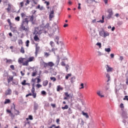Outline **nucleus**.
<instances>
[{"label":"nucleus","mask_w":128,"mask_h":128,"mask_svg":"<svg viewBox=\"0 0 128 128\" xmlns=\"http://www.w3.org/2000/svg\"><path fill=\"white\" fill-rule=\"evenodd\" d=\"M28 18H25L22 22V24L20 26V28L22 30H24L26 32H28Z\"/></svg>","instance_id":"f257e3e1"},{"label":"nucleus","mask_w":128,"mask_h":128,"mask_svg":"<svg viewBox=\"0 0 128 128\" xmlns=\"http://www.w3.org/2000/svg\"><path fill=\"white\" fill-rule=\"evenodd\" d=\"M34 92H36V89L34 88V84H33L32 85L31 92L34 98H36V93H35Z\"/></svg>","instance_id":"f03ea898"},{"label":"nucleus","mask_w":128,"mask_h":128,"mask_svg":"<svg viewBox=\"0 0 128 128\" xmlns=\"http://www.w3.org/2000/svg\"><path fill=\"white\" fill-rule=\"evenodd\" d=\"M106 70L107 72H112V70H114V68L110 67L108 65H106Z\"/></svg>","instance_id":"7ed1b4c3"},{"label":"nucleus","mask_w":128,"mask_h":128,"mask_svg":"<svg viewBox=\"0 0 128 128\" xmlns=\"http://www.w3.org/2000/svg\"><path fill=\"white\" fill-rule=\"evenodd\" d=\"M34 112H36V110H38V104L36 102H34Z\"/></svg>","instance_id":"20e7f679"},{"label":"nucleus","mask_w":128,"mask_h":128,"mask_svg":"<svg viewBox=\"0 0 128 128\" xmlns=\"http://www.w3.org/2000/svg\"><path fill=\"white\" fill-rule=\"evenodd\" d=\"M90 34H91L92 38H96V31L94 30H93L92 31H90Z\"/></svg>","instance_id":"39448f33"},{"label":"nucleus","mask_w":128,"mask_h":128,"mask_svg":"<svg viewBox=\"0 0 128 128\" xmlns=\"http://www.w3.org/2000/svg\"><path fill=\"white\" fill-rule=\"evenodd\" d=\"M54 10H52L50 12V14L49 15L50 20H52V18H54Z\"/></svg>","instance_id":"423d86ee"},{"label":"nucleus","mask_w":128,"mask_h":128,"mask_svg":"<svg viewBox=\"0 0 128 128\" xmlns=\"http://www.w3.org/2000/svg\"><path fill=\"white\" fill-rule=\"evenodd\" d=\"M12 94V90L10 88H8V90L6 92L5 94L6 96H10Z\"/></svg>","instance_id":"0eeeda50"},{"label":"nucleus","mask_w":128,"mask_h":128,"mask_svg":"<svg viewBox=\"0 0 128 128\" xmlns=\"http://www.w3.org/2000/svg\"><path fill=\"white\" fill-rule=\"evenodd\" d=\"M48 84V80H45L43 81L42 86H46Z\"/></svg>","instance_id":"6e6552de"},{"label":"nucleus","mask_w":128,"mask_h":128,"mask_svg":"<svg viewBox=\"0 0 128 128\" xmlns=\"http://www.w3.org/2000/svg\"><path fill=\"white\" fill-rule=\"evenodd\" d=\"M82 114H83V116H85L86 118H90L88 113L84 112V111L82 112Z\"/></svg>","instance_id":"1a4fd4ad"},{"label":"nucleus","mask_w":128,"mask_h":128,"mask_svg":"<svg viewBox=\"0 0 128 128\" xmlns=\"http://www.w3.org/2000/svg\"><path fill=\"white\" fill-rule=\"evenodd\" d=\"M12 32H16L18 31L16 30V28H14L13 26H10V28Z\"/></svg>","instance_id":"9d476101"},{"label":"nucleus","mask_w":128,"mask_h":128,"mask_svg":"<svg viewBox=\"0 0 128 128\" xmlns=\"http://www.w3.org/2000/svg\"><path fill=\"white\" fill-rule=\"evenodd\" d=\"M106 78H108L107 82H108L110 80V74H106Z\"/></svg>","instance_id":"9b49d317"},{"label":"nucleus","mask_w":128,"mask_h":128,"mask_svg":"<svg viewBox=\"0 0 128 128\" xmlns=\"http://www.w3.org/2000/svg\"><path fill=\"white\" fill-rule=\"evenodd\" d=\"M94 2H96V0H86V4H92Z\"/></svg>","instance_id":"f8f14e48"},{"label":"nucleus","mask_w":128,"mask_h":128,"mask_svg":"<svg viewBox=\"0 0 128 128\" xmlns=\"http://www.w3.org/2000/svg\"><path fill=\"white\" fill-rule=\"evenodd\" d=\"M122 116H123V118H124L125 120H126V118H128V114L126 113V112H124L123 114H122Z\"/></svg>","instance_id":"ddd939ff"},{"label":"nucleus","mask_w":128,"mask_h":128,"mask_svg":"<svg viewBox=\"0 0 128 128\" xmlns=\"http://www.w3.org/2000/svg\"><path fill=\"white\" fill-rule=\"evenodd\" d=\"M60 56H57V60L56 61V66H58V64H60Z\"/></svg>","instance_id":"4468645a"},{"label":"nucleus","mask_w":128,"mask_h":128,"mask_svg":"<svg viewBox=\"0 0 128 128\" xmlns=\"http://www.w3.org/2000/svg\"><path fill=\"white\" fill-rule=\"evenodd\" d=\"M96 94H97L98 96H100V98H104V96L101 95L100 91H97Z\"/></svg>","instance_id":"2eb2a0df"},{"label":"nucleus","mask_w":128,"mask_h":128,"mask_svg":"<svg viewBox=\"0 0 128 128\" xmlns=\"http://www.w3.org/2000/svg\"><path fill=\"white\" fill-rule=\"evenodd\" d=\"M10 10H12V5L10 4H8V8H7L6 10L8 12L10 11Z\"/></svg>","instance_id":"dca6fc26"},{"label":"nucleus","mask_w":128,"mask_h":128,"mask_svg":"<svg viewBox=\"0 0 128 128\" xmlns=\"http://www.w3.org/2000/svg\"><path fill=\"white\" fill-rule=\"evenodd\" d=\"M29 18H30V22H34V15H32L31 16H29Z\"/></svg>","instance_id":"f3484780"},{"label":"nucleus","mask_w":128,"mask_h":128,"mask_svg":"<svg viewBox=\"0 0 128 128\" xmlns=\"http://www.w3.org/2000/svg\"><path fill=\"white\" fill-rule=\"evenodd\" d=\"M48 66H50V68H52L54 66V64L52 62H48Z\"/></svg>","instance_id":"a211bd4d"},{"label":"nucleus","mask_w":128,"mask_h":128,"mask_svg":"<svg viewBox=\"0 0 128 128\" xmlns=\"http://www.w3.org/2000/svg\"><path fill=\"white\" fill-rule=\"evenodd\" d=\"M104 30L100 31V32H99V34L100 36H104Z\"/></svg>","instance_id":"6ab92c4d"},{"label":"nucleus","mask_w":128,"mask_h":128,"mask_svg":"<svg viewBox=\"0 0 128 128\" xmlns=\"http://www.w3.org/2000/svg\"><path fill=\"white\" fill-rule=\"evenodd\" d=\"M110 36V33L108 32H104V38H106V36Z\"/></svg>","instance_id":"aec40b11"},{"label":"nucleus","mask_w":128,"mask_h":128,"mask_svg":"<svg viewBox=\"0 0 128 128\" xmlns=\"http://www.w3.org/2000/svg\"><path fill=\"white\" fill-rule=\"evenodd\" d=\"M14 80V77H10L8 79V84H10L12 80Z\"/></svg>","instance_id":"412c9836"},{"label":"nucleus","mask_w":128,"mask_h":128,"mask_svg":"<svg viewBox=\"0 0 128 128\" xmlns=\"http://www.w3.org/2000/svg\"><path fill=\"white\" fill-rule=\"evenodd\" d=\"M10 99H6L4 104H10Z\"/></svg>","instance_id":"4be33fe9"},{"label":"nucleus","mask_w":128,"mask_h":128,"mask_svg":"<svg viewBox=\"0 0 128 128\" xmlns=\"http://www.w3.org/2000/svg\"><path fill=\"white\" fill-rule=\"evenodd\" d=\"M34 40H35V42H38V40H40V38H38V36L36 35L34 36Z\"/></svg>","instance_id":"5701e85b"},{"label":"nucleus","mask_w":128,"mask_h":128,"mask_svg":"<svg viewBox=\"0 0 128 128\" xmlns=\"http://www.w3.org/2000/svg\"><path fill=\"white\" fill-rule=\"evenodd\" d=\"M64 95H65L68 98H70V94H68V92H66L64 93Z\"/></svg>","instance_id":"b1692460"},{"label":"nucleus","mask_w":128,"mask_h":128,"mask_svg":"<svg viewBox=\"0 0 128 128\" xmlns=\"http://www.w3.org/2000/svg\"><path fill=\"white\" fill-rule=\"evenodd\" d=\"M105 90H110V83L106 84V86H105Z\"/></svg>","instance_id":"393cba45"},{"label":"nucleus","mask_w":128,"mask_h":128,"mask_svg":"<svg viewBox=\"0 0 128 128\" xmlns=\"http://www.w3.org/2000/svg\"><path fill=\"white\" fill-rule=\"evenodd\" d=\"M108 14H114V13L112 12V8H110L108 10Z\"/></svg>","instance_id":"a878e982"},{"label":"nucleus","mask_w":128,"mask_h":128,"mask_svg":"<svg viewBox=\"0 0 128 128\" xmlns=\"http://www.w3.org/2000/svg\"><path fill=\"white\" fill-rule=\"evenodd\" d=\"M112 14H114L108 13V14L106 16V19L107 20H110V18H112Z\"/></svg>","instance_id":"bb28decb"},{"label":"nucleus","mask_w":128,"mask_h":128,"mask_svg":"<svg viewBox=\"0 0 128 128\" xmlns=\"http://www.w3.org/2000/svg\"><path fill=\"white\" fill-rule=\"evenodd\" d=\"M50 54L48 53V52H45L44 53V56H45L46 58H48V56H50Z\"/></svg>","instance_id":"cd10ccee"},{"label":"nucleus","mask_w":128,"mask_h":128,"mask_svg":"<svg viewBox=\"0 0 128 128\" xmlns=\"http://www.w3.org/2000/svg\"><path fill=\"white\" fill-rule=\"evenodd\" d=\"M18 62L19 64H22L24 62V58H20L18 59Z\"/></svg>","instance_id":"c85d7f7f"},{"label":"nucleus","mask_w":128,"mask_h":128,"mask_svg":"<svg viewBox=\"0 0 128 128\" xmlns=\"http://www.w3.org/2000/svg\"><path fill=\"white\" fill-rule=\"evenodd\" d=\"M24 2H20V6H19V8H20V10L22 8V6H24Z\"/></svg>","instance_id":"c756f323"},{"label":"nucleus","mask_w":128,"mask_h":128,"mask_svg":"<svg viewBox=\"0 0 128 128\" xmlns=\"http://www.w3.org/2000/svg\"><path fill=\"white\" fill-rule=\"evenodd\" d=\"M57 78H58V80H62V76L60 75H58Z\"/></svg>","instance_id":"7c9ffc66"},{"label":"nucleus","mask_w":128,"mask_h":128,"mask_svg":"<svg viewBox=\"0 0 128 128\" xmlns=\"http://www.w3.org/2000/svg\"><path fill=\"white\" fill-rule=\"evenodd\" d=\"M20 52H22V54H24V47H22V46L21 47Z\"/></svg>","instance_id":"2f4dec72"},{"label":"nucleus","mask_w":128,"mask_h":128,"mask_svg":"<svg viewBox=\"0 0 128 128\" xmlns=\"http://www.w3.org/2000/svg\"><path fill=\"white\" fill-rule=\"evenodd\" d=\"M62 110H68V105H66L62 107Z\"/></svg>","instance_id":"473e14b6"},{"label":"nucleus","mask_w":128,"mask_h":128,"mask_svg":"<svg viewBox=\"0 0 128 128\" xmlns=\"http://www.w3.org/2000/svg\"><path fill=\"white\" fill-rule=\"evenodd\" d=\"M60 90H62V88L60 86H57V92H60Z\"/></svg>","instance_id":"72a5a7b5"},{"label":"nucleus","mask_w":128,"mask_h":128,"mask_svg":"<svg viewBox=\"0 0 128 128\" xmlns=\"http://www.w3.org/2000/svg\"><path fill=\"white\" fill-rule=\"evenodd\" d=\"M40 50V47L36 46V54H38V51Z\"/></svg>","instance_id":"f704fd0d"},{"label":"nucleus","mask_w":128,"mask_h":128,"mask_svg":"<svg viewBox=\"0 0 128 128\" xmlns=\"http://www.w3.org/2000/svg\"><path fill=\"white\" fill-rule=\"evenodd\" d=\"M105 52H110V48H106L104 49Z\"/></svg>","instance_id":"c9c22d12"},{"label":"nucleus","mask_w":128,"mask_h":128,"mask_svg":"<svg viewBox=\"0 0 128 128\" xmlns=\"http://www.w3.org/2000/svg\"><path fill=\"white\" fill-rule=\"evenodd\" d=\"M72 76V74H68L67 76H66V80H68V78H70V76Z\"/></svg>","instance_id":"e433bc0d"},{"label":"nucleus","mask_w":128,"mask_h":128,"mask_svg":"<svg viewBox=\"0 0 128 128\" xmlns=\"http://www.w3.org/2000/svg\"><path fill=\"white\" fill-rule=\"evenodd\" d=\"M98 56H104V54L102 53V52L100 51H98Z\"/></svg>","instance_id":"4c0bfd02"},{"label":"nucleus","mask_w":128,"mask_h":128,"mask_svg":"<svg viewBox=\"0 0 128 128\" xmlns=\"http://www.w3.org/2000/svg\"><path fill=\"white\" fill-rule=\"evenodd\" d=\"M26 46L28 47L29 46H30V40H27L26 41Z\"/></svg>","instance_id":"58836bf2"},{"label":"nucleus","mask_w":128,"mask_h":128,"mask_svg":"<svg viewBox=\"0 0 128 128\" xmlns=\"http://www.w3.org/2000/svg\"><path fill=\"white\" fill-rule=\"evenodd\" d=\"M50 79L51 80H52V82H56V78L54 77H50Z\"/></svg>","instance_id":"ea45409f"},{"label":"nucleus","mask_w":128,"mask_h":128,"mask_svg":"<svg viewBox=\"0 0 128 128\" xmlns=\"http://www.w3.org/2000/svg\"><path fill=\"white\" fill-rule=\"evenodd\" d=\"M58 50V48H52V52L54 54H56V50Z\"/></svg>","instance_id":"a19ab883"},{"label":"nucleus","mask_w":128,"mask_h":128,"mask_svg":"<svg viewBox=\"0 0 128 128\" xmlns=\"http://www.w3.org/2000/svg\"><path fill=\"white\" fill-rule=\"evenodd\" d=\"M23 66H28V61H26L23 63Z\"/></svg>","instance_id":"79ce46f5"},{"label":"nucleus","mask_w":128,"mask_h":128,"mask_svg":"<svg viewBox=\"0 0 128 128\" xmlns=\"http://www.w3.org/2000/svg\"><path fill=\"white\" fill-rule=\"evenodd\" d=\"M68 113L70 114H72V109L70 108H68Z\"/></svg>","instance_id":"37998d69"},{"label":"nucleus","mask_w":128,"mask_h":128,"mask_svg":"<svg viewBox=\"0 0 128 128\" xmlns=\"http://www.w3.org/2000/svg\"><path fill=\"white\" fill-rule=\"evenodd\" d=\"M96 46H99V48H102V43L100 42H97L96 44Z\"/></svg>","instance_id":"c03bdc74"},{"label":"nucleus","mask_w":128,"mask_h":128,"mask_svg":"<svg viewBox=\"0 0 128 128\" xmlns=\"http://www.w3.org/2000/svg\"><path fill=\"white\" fill-rule=\"evenodd\" d=\"M81 88H80V90H82V88H84V83H82L80 85Z\"/></svg>","instance_id":"a18cd8bd"},{"label":"nucleus","mask_w":128,"mask_h":128,"mask_svg":"<svg viewBox=\"0 0 128 128\" xmlns=\"http://www.w3.org/2000/svg\"><path fill=\"white\" fill-rule=\"evenodd\" d=\"M55 30L54 31V32H58V34H60V30H58V27H56V28H55Z\"/></svg>","instance_id":"49530a36"},{"label":"nucleus","mask_w":128,"mask_h":128,"mask_svg":"<svg viewBox=\"0 0 128 128\" xmlns=\"http://www.w3.org/2000/svg\"><path fill=\"white\" fill-rule=\"evenodd\" d=\"M34 57H30L28 59V62H32L34 60Z\"/></svg>","instance_id":"de8ad7c7"},{"label":"nucleus","mask_w":128,"mask_h":128,"mask_svg":"<svg viewBox=\"0 0 128 128\" xmlns=\"http://www.w3.org/2000/svg\"><path fill=\"white\" fill-rule=\"evenodd\" d=\"M26 80H24V81L22 82V86H26Z\"/></svg>","instance_id":"09e8293b"},{"label":"nucleus","mask_w":128,"mask_h":128,"mask_svg":"<svg viewBox=\"0 0 128 128\" xmlns=\"http://www.w3.org/2000/svg\"><path fill=\"white\" fill-rule=\"evenodd\" d=\"M124 100H128V96H126L124 98H123Z\"/></svg>","instance_id":"8fccbe9b"},{"label":"nucleus","mask_w":128,"mask_h":128,"mask_svg":"<svg viewBox=\"0 0 128 128\" xmlns=\"http://www.w3.org/2000/svg\"><path fill=\"white\" fill-rule=\"evenodd\" d=\"M34 34H40V32L36 30H34Z\"/></svg>","instance_id":"3c124183"},{"label":"nucleus","mask_w":128,"mask_h":128,"mask_svg":"<svg viewBox=\"0 0 128 128\" xmlns=\"http://www.w3.org/2000/svg\"><path fill=\"white\" fill-rule=\"evenodd\" d=\"M81 126H84V122L82 119L81 120V123L80 124Z\"/></svg>","instance_id":"603ef678"},{"label":"nucleus","mask_w":128,"mask_h":128,"mask_svg":"<svg viewBox=\"0 0 128 128\" xmlns=\"http://www.w3.org/2000/svg\"><path fill=\"white\" fill-rule=\"evenodd\" d=\"M36 78H32V82H34V84H36Z\"/></svg>","instance_id":"864d4df0"},{"label":"nucleus","mask_w":128,"mask_h":128,"mask_svg":"<svg viewBox=\"0 0 128 128\" xmlns=\"http://www.w3.org/2000/svg\"><path fill=\"white\" fill-rule=\"evenodd\" d=\"M7 22L8 23V24H10V26L12 24V22H10V19H8Z\"/></svg>","instance_id":"5fc2aeb1"},{"label":"nucleus","mask_w":128,"mask_h":128,"mask_svg":"<svg viewBox=\"0 0 128 128\" xmlns=\"http://www.w3.org/2000/svg\"><path fill=\"white\" fill-rule=\"evenodd\" d=\"M15 20H17V22H20V16H17L15 18Z\"/></svg>","instance_id":"6e6d98bb"},{"label":"nucleus","mask_w":128,"mask_h":128,"mask_svg":"<svg viewBox=\"0 0 128 128\" xmlns=\"http://www.w3.org/2000/svg\"><path fill=\"white\" fill-rule=\"evenodd\" d=\"M10 68H12V70H14V65H11L10 66Z\"/></svg>","instance_id":"4d7b16f0"},{"label":"nucleus","mask_w":128,"mask_h":128,"mask_svg":"<svg viewBox=\"0 0 128 128\" xmlns=\"http://www.w3.org/2000/svg\"><path fill=\"white\" fill-rule=\"evenodd\" d=\"M44 68H46V66H48V63L44 62Z\"/></svg>","instance_id":"13d9d810"},{"label":"nucleus","mask_w":128,"mask_h":128,"mask_svg":"<svg viewBox=\"0 0 128 128\" xmlns=\"http://www.w3.org/2000/svg\"><path fill=\"white\" fill-rule=\"evenodd\" d=\"M32 120V116H30V115L29 116H28V118H26V120Z\"/></svg>","instance_id":"bf43d9fd"},{"label":"nucleus","mask_w":128,"mask_h":128,"mask_svg":"<svg viewBox=\"0 0 128 128\" xmlns=\"http://www.w3.org/2000/svg\"><path fill=\"white\" fill-rule=\"evenodd\" d=\"M54 42H52V41H51L50 42V46H51V47L52 48L53 46H54L52 45V44H54Z\"/></svg>","instance_id":"052dcab7"},{"label":"nucleus","mask_w":128,"mask_h":128,"mask_svg":"<svg viewBox=\"0 0 128 128\" xmlns=\"http://www.w3.org/2000/svg\"><path fill=\"white\" fill-rule=\"evenodd\" d=\"M28 4H30V0H26V2L25 4V6H28Z\"/></svg>","instance_id":"680f3d73"},{"label":"nucleus","mask_w":128,"mask_h":128,"mask_svg":"<svg viewBox=\"0 0 128 128\" xmlns=\"http://www.w3.org/2000/svg\"><path fill=\"white\" fill-rule=\"evenodd\" d=\"M6 62H8V64H10V62H12V60H8V59H6Z\"/></svg>","instance_id":"e2e57ef3"},{"label":"nucleus","mask_w":128,"mask_h":128,"mask_svg":"<svg viewBox=\"0 0 128 128\" xmlns=\"http://www.w3.org/2000/svg\"><path fill=\"white\" fill-rule=\"evenodd\" d=\"M42 94L46 95V91H44V90H42Z\"/></svg>","instance_id":"0e129e2a"},{"label":"nucleus","mask_w":128,"mask_h":128,"mask_svg":"<svg viewBox=\"0 0 128 128\" xmlns=\"http://www.w3.org/2000/svg\"><path fill=\"white\" fill-rule=\"evenodd\" d=\"M36 86L38 88H42V85L40 84H37Z\"/></svg>","instance_id":"69168bd1"},{"label":"nucleus","mask_w":128,"mask_h":128,"mask_svg":"<svg viewBox=\"0 0 128 128\" xmlns=\"http://www.w3.org/2000/svg\"><path fill=\"white\" fill-rule=\"evenodd\" d=\"M44 4H46V6H48L50 4V2L46 1Z\"/></svg>","instance_id":"338daca9"},{"label":"nucleus","mask_w":128,"mask_h":128,"mask_svg":"<svg viewBox=\"0 0 128 128\" xmlns=\"http://www.w3.org/2000/svg\"><path fill=\"white\" fill-rule=\"evenodd\" d=\"M56 125L55 124H52V126H50V127H48V128H55Z\"/></svg>","instance_id":"774afa93"}]
</instances>
